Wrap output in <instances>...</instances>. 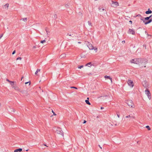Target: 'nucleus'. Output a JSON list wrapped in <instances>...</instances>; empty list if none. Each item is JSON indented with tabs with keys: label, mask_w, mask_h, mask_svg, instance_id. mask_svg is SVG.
I'll return each mask as SVG.
<instances>
[{
	"label": "nucleus",
	"mask_w": 152,
	"mask_h": 152,
	"mask_svg": "<svg viewBox=\"0 0 152 152\" xmlns=\"http://www.w3.org/2000/svg\"><path fill=\"white\" fill-rule=\"evenodd\" d=\"M13 112H15V111L14 110H13Z\"/></svg>",
	"instance_id": "obj_56"
},
{
	"label": "nucleus",
	"mask_w": 152,
	"mask_h": 152,
	"mask_svg": "<svg viewBox=\"0 0 152 152\" xmlns=\"http://www.w3.org/2000/svg\"><path fill=\"white\" fill-rule=\"evenodd\" d=\"M23 20L25 21L26 22L27 20V18H24L22 19Z\"/></svg>",
	"instance_id": "obj_22"
},
{
	"label": "nucleus",
	"mask_w": 152,
	"mask_h": 152,
	"mask_svg": "<svg viewBox=\"0 0 152 152\" xmlns=\"http://www.w3.org/2000/svg\"><path fill=\"white\" fill-rule=\"evenodd\" d=\"M126 103L128 105L129 107L132 108L134 107V105L133 102V101L132 100H127L126 101Z\"/></svg>",
	"instance_id": "obj_4"
},
{
	"label": "nucleus",
	"mask_w": 152,
	"mask_h": 152,
	"mask_svg": "<svg viewBox=\"0 0 152 152\" xmlns=\"http://www.w3.org/2000/svg\"><path fill=\"white\" fill-rule=\"evenodd\" d=\"M40 69H37V71H36V72H35V75H37V73L39 72H40Z\"/></svg>",
	"instance_id": "obj_16"
},
{
	"label": "nucleus",
	"mask_w": 152,
	"mask_h": 152,
	"mask_svg": "<svg viewBox=\"0 0 152 152\" xmlns=\"http://www.w3.org/2000/svg\"><path fill=\"white\" fill-rule=\"evenodd\" d=\"M6 80L7 81L9 82L10 83V84H11V83H12L13 82V81H10L8 79H7Z\"/></svg>",
	"instance_id": "obj_23"
},
{
	"label": "nucleus",
	"mask_w": 152,
	"mask_h": 152,
	"mask_svg": "<svg viewBox=\"0 0 152 152\" xmlns=\"http://www.w3.org/2000/svg\"><path fill=\"white\" fill-rule=\"evenodd\" d=\"M117 116L118 117V118H119V117H120V115H119V114H118V113H117Z\"/></svg>",
	"instance_id": "obj_38"
},
{
	"label": "nucleus",
	"mask_w": 152,
	"mask_h": 152,
	"mask_svg": "<svg viewBox=\"0 0 152 152\" xmlns=\"http://www.w3.org/2000/svg\"><path fill=\"white\" fill-rule=\"evenodd\" d=\"M44 145L45 146H47V147H48V146H47L46 145V144H44Z\"/></svg>",
	"instance_id": "obj_50"
},
{
	"label": "nucleus",
	"mask_w": 152,
	"mask_h": 152,
	"mask_svg": "<svg viewBox=\"0 0 152 152\" xmlns=\"http://www.w3.org/2000/svg\"><path fill=\"white\" fill-rule=\"evenodd\" d=\"M93 49L96 52L97 51V48H94Z\"/></svg>",
	"instance_id": "obj_25"
},
{
	"label": "nucleus",
	"mask_w": 152,
	"mask_h": 152,
	"mask_svg": "<svg viewBox=\"0 0 152 152\" xmlns=\"http://www.w3.org/2000/svg\"><path fill=\"white\" fill-rule=\"evenodd\" d=\"M131 117L134 118H135L134 116H131Z\"/></svg>",
	"instance_id": "obj_42"
},
{
	"label": "nucleus",
	"mask_w": 152,
	"mask_h": 152,
	"mask_svg": "<svg viewBox=\"0 0 152 152\" xmlns=\"http://www.w3.org/2000/svg\"><path fill=\"white\" fill-rule=\"evenodd\" d=\"M145 13L146 14H151L152 13V11L150 9H148V10L146 11Z\"/></svg>",
	"instance_id": "obj_12"
},
{
	"label": "nucleus",
	"mask_w": 152,
	"mask_h": 152,
	"mask_svg": "<svg viewBox=\"0 0 152 152\" xmlns=\"http://www.w3.org/2000/svg\"><path fill=\"white\" fill-rule=\"evenodd\" d=\"M143 22L145 25L147 24L152 21V18H151V16L143 18Z\"/></svg>",
	"instance_id": "obj_3"
},
{
	"label": "nucleus",
	"mask_w": 152,
	"mask_h": 152,
	"mask_svg": "<svg viewBox=\"0 0 152 152\" xmlns=\"http://www.w3.org/2000/svg\"><path fill=\"white\" fill-rule=\"evenodd\" d=\"M88 23L89 25L90 26H92L91 23L90 21H88Z\"/></svg>",
	"instance_id": "obj_24"
},
{
	"label": "nucleus",
	"mask_w": 152,
	"mask_h": 152,
	"mask_svg": "<svg viewBox=\"0 0 152 152\" xmlns=\"http://www.w3.org/2000/svg\"><path fill=\"white\" fill-rule=\"evenodd\" d=\"M122 42L124 43H125V41L124 40V41H122Z\"/></svg>",
	"instance_id": "obj_44"
},
{
	"label": "nucleus",
	"mask_w": 152,
	"mask_h": 152,
	"mask_svg": "<svg viewBox=\"0 0 152 152\" xmlns=\"http://www.w3.org/2000/svg\"><path fill=\"white\" fill-rule=\"evenodd\" d=\"M87 100H88V99H89V98H88H88H87Z\"/></svg>",
	"instance_id": "obj_54"
},
{
	"label": "nucleus",
	"mask_w": 152,
	"mask_h": 152,
	"mask_svg": "<svg viewBox=\"0 0 152 152\" xmlns=\"http://www.w3.org/2000/svg\"><path fill=\"white\" fill-rule=\"evenodd\" d=\"M130 117H131V116L130 115H129L128 116H126L125 117L126 118H130Z\"/></svg>",
	"instance_id": "obj_29"
},
{
	"label": "nucleus",
	"mask_w": 152,
	"mask_h": 152,
	"mask_svg": "<svg viewBox=\"0 0 152 152\" xmlns=\"http://www.w3.org/2000/svg\"><path fill=\"white\" fill-rule=\"evenodd\" d=\"M128 33L129 34L134 35L135 34V31L133 29H129L128 31Z\"/></svg>",
	"instance_id": "obj_10"
},
{
	"label": "nucleus",
	"mask_w": 152,
	"mask_h": 152,
	"mask_svg": "<svg viewBox=\"0 0 152 152\" xmlns=\"http://www.w3.org/2000/svg\"><path fill=\"white\" fill-rule=\"evenodd\" d=\"M143 59L141 58H136L133 59L131 61L132 63L140 65L143 62Z\"/></svg>",
	"instance_id": "obj_1"
},
{
	"label": "nucleus",
	"mask_w": 152,
	"mask_h": 152,
	"mask_svg": "<svg viewBox=\"0 0 152 152\" xmlns=\"http://www.w3.org/2000/svg\"><path fill=\"white\" fill-rule=\"evenodd\" d=\"M69 36H72L71 34H69Z\"/></svg>",
	"instance_id": "obj_51"
},
{
	"label": "nucleus",
	"mask_w": 152,
	"mask_h": 152,
	"mask_svg": "<svg viewBox=\"0 0 152 152\" xmlns=\"http://www.w3.org/2000/svg\"><path fill=\"white\" fill-rule=\"evenodd\" d=\"M1 107V103H0V107Z\"/></svg>",
	"instance_id": "obj_55"
},
{
	"label": "nucleus",
	"mask_w": 152,
	"mask_h": 152,
	"mask_svg": "<svg viewBox=\"0 0 152 152\" xmlns=\"http://www.w3.org/2000/svg\"><path fill=\"white\" fill-rule=\"evenodd\" d=\"M23 77H22L21 78V80H22V79L23 78Z\"/></svg>",
	"instance_id": "obj_49"
},
{
	"label": "nucleus",
	"mask_w": 152,
	"mask_h": 152,
	"mask_svg": "<svg viewBox=\"0 0 152 152\" xmlns=\"http://www.w3.org/2000/svg\"><path fill=\"white\" fill-rule=\"evenodd\" d=\"M137 17H138L140 18V19L141 20H143V18L141 15L140 14H138L137 15Z\"/></svg>",
	"instance_id": "obj_14"
},
{
	"label": "nucleus",
	"mask_w": 152,
	"mask_h": 152,
	"mask_svg": "<svg viewBox=\"0 0 152 152\" xmlns=\"http://www.w3.org/2000/svg\"><path fill=\"white\" fill-rule=\"evenodd\" d=\"M127 83L129 86L130 87L132 88L133 87L134 84L132 80H129L127 81Z\"/></svg>",
	"instance_id": "obj_8"
},
{
	"label": "nucleus",
	"mask_w": 152,
	"mask_h": 152,
	"mask_svg": "<svg viewBox=\"0 0 152 152\" xmlns=\"http://www.w3.org/2000/svg\"><path fill=\"white\" fill-rule=\"evenodd\" d=\"M103 108H104V107H101V109H103Z\"/></svg>",
	"instance_id": "obj_47"
},
{
	"label": "nucleus",
	"mask_w": 152,
	"mask_h": 152,
	"mask_svg": "<svg viewBox=\"0 0 152 152\" xmlns=\"http://www.w3.org/2000/svg\"><path fill=\"white\" fill-rule=\"evenodd\" d=\"M3 35V34H2L0 36V39L2 38Z\"/></svg>",
	"instance_id": "obj_35"
},
{
	"label": "nucleus",
	"mask_w": 152,
	"mask_h": 152,
	"mask_svg": "<svg viewBox=\"0 0 152 152\" xmlns=\"http://www.w3.org/2000/svg\"><path fill=\"white\" fill-rule=\"evenodd\" d=\"M15 53V51L14 50L12 53V54H14Z\"/></svg>",
	"instance_id": "obj_36"
},
{
	"label": "nucleus",
	"mask_w": 152,
	"mask_h": 152,
	"mask_svg": "<svg viewBox=\"0 0 152 152\" xmlns=\"http://www.w3.org/2000/svg\"><path fill=\"white\" fill-rule=\"evenodd\" d=\"M104 77L105 78L109 79L110 80L111 83L112 82V78L110 76L105 75V76H104Z\"/></svg>",
	"instance_id": "obj_13"
},
{
	"label": "nucleus",
	"mask_w": 152,
	"mask_h": 152,
	"mask_svg": "<svg viewBox=\"0 0 152 152\" xmlns=\"http://www.w3.org/2000/svg\"><path fill=\"white\" fill-rule=\"evenodd\" d=\"M28 83H29V85H30V81L28 82H26V83H25V84H28Z\"/></svg>",
	"instance_id": "obj_31"
},
{
	"label": "nucleus",
	"mask_w": 152,
	"mask_h": 152,
	"mask_svg": "<svg viewBox=\"0 0 152 152\" xmlns=\"http://www.w3.org/2000/svg\"><path fill=\"white\" fill-rule=\"evenodd\" d=\"M65 7H66V8H68L69 7V5H68V4H66L65 5Z\"/></svg>",
	"instance_id": "obj_28"
},
{
	"label": "nucleus",
	"mask_w": 152,
	"mask_h": 152,
	"mask_svg": "<svg viewBox=\"0 0 152 152\" xmlns=\"http://www.w3.org/2000/svg\"><path fill=\"white\" fill-rule=\"evenodd\" d=\"M19 59L21 60V58L20 57H18L16 59L17 60H19Z\"/></svg>",
	"instance_id": "obj_32"
},
{
	"label": "nucleus",
	"mask_w": 152,
	"mask_h": 152,
	"mask_svg": "<svg viewBox=\"0 0 152 152\" xmlns=\"http://www.w3.org/2000/svg\"><path fill=\"white\" fill-rule=\"evenodd\" d=\"M129 22L132 24V20H130Z\"/></svg>",
	"instance_id": "obj_40"
},
{
	"label": "nucleus",
	"mask_w": 152,
	"mask_h": 152,
	"mask_svg": "<svg viewBox=\"0 0 152 152\" xmlns=\"http://www.w3.org/2000/svg\"><path fill=\"white\" fill-rule=\"evenodd\" d=\"M47 29H48L47 28H45V31H46L47 34L48 35V33H49V31H48L47 30Z\"/></svg>",
	"instance_id": "obj_26"
},
{
	"label": "nucleus",
	"mask_w": 152,
	"mask_h": 152,
	"mask_svg": "<svg viewBox=\"0 0 152 152\" xmlns=\"http://www.w3.org/2000/svg\"><path fill=\"white\" fill-rule=\"evenodd\" d=\"M142 85L145 88H147L148 86V84L147 83V82L145 81H143L142 83Z\"/></svg>",
	"instance_id": "obj_11"
},
{
	"label": "nucleus",
	"mask_w": 152,
	"mask_h": 152,
	"mask_svg": "<svg viewBox=\"0 0 152 152\" xmlns=\"http://www.w3.org/2000/svg\"><path fill=\"white\" fill-rule=\"evenodd\" d=\"M85 102L88 105L91 104L90 103V102H89V100H85Z\"/></svg>",
	"instance_id": "obj_17"
},
{
	"label": "nucleus",
	"mask_w": 152,
	"mask_h": 152,
	"mask_svg": "<svg viewBox=\"0 0 152 152\" xmlns=\"http://www.w3.org/2000/svg\"><path fill=\"white\" fill-rule=\"evenodd\" d=\"M99 10H101V9L99 8Z\"/></svg>",
	"instance_id": "obj_57"
},
{
	"label": "nucleus",
	"mask_w": 152,
	"mask_h": 152,
	"mask_svg": "<svg viewBox=\"0 0 152 152\" xmlns=\"http://www.w3.org/2000/svg\"><path fill=\"white\" fill-rule=\"evenodd\" d=\"M146 94L148 96V99L150 100L151 99V94L149 91L146 89L145 91Z\"/></svg>",
	"instance_id": "obj_7"
},
{
	"label": "nucleus",
	"mask_w": 152,
	"mask_h": 152,
	"mask_svg": "<svg viewBox=\"0 0 152 152\" xmlns=\"http://www.w3.org/2000/svg\"><path fill=\"white\" fill-rule=\"evenodd\" d=\"M145 48H146V46H145Z\"/></svg>",
	"instance_id": "obj_58"
},
{
	"label": "nucleus",
	"mask_w": 152,
	"mask_h": 152,
	"mask_svg": "<svg viewBox=\"0 0 152 152\" xmlns=\"http://www.w3.org/2000/svg\"><path fill=\"white\" fill-rule=\"evenodd\" d=\"M36 48V46H34L33 47V48Z\"/></svg>",
	"instance_id": "obj_41"
},
{
	"label": "nucleus",
	"mask_w": 152,
	"mask_h": 152,
	"mask_svg": "<svg viewBox=\"0 0 152 152\" xmlns=\"http://www.w3.org/2000/svg\"><path fill=\"white\" fill-rule=\"evenodd\" d=\"M22 150V148H20L18 149H15L14 150V152H21Z\"/></svg>",
	"instance_id": "obj_15"
},
{
	"label": "nucleus",
	"mask_w": 152,
	"mask_h": 152,
	"mask_svg": "<svg viewBox=\"0 0 152 152\" xmlns=\"http://www.w3.org/2000/svg\"><path fill=\"white\" fill-rule=\"evenodd\" d=\"M145 127L146 128H147L148 129V130H150L151 129V128L150 127L148 126H146Z\"/></svg>",
	"instance_id": "obj_21"
},
{
	"label": "nucleus",
	"mask_w": 152,
	"mask_h": 152,
	"mask_svg": "<svg viewBox=\"0 0 152 152\" xmlns=\"http://www.w3.org/2000/svg\"><path fill=\"white\" fill-rule=\"evenodd\" d=\"M71 88H75V89H77V88L76 87H71Z\"/></svg>",
	"instance_id": "obj_33"
},
{
	"label": "nucleus",
	"mask_w": 152,
	"mask_h": 152,
	"mask_svg": "<svg viewBox=\"0 0 152 152\" xmlns=\"http://www.w3.org/2000/svg\"><path fill=\"white\" fill-rule=\"evenodd\" d=\"M56 132L57 133L60 134L63 136L64 135L63 131L60 128H57L56 129Z\"/></svg>",
	"instance_id": "obj_5"
},
{
	"label": "nucleus",
	"mask_w": 152,
	"mask_h": 152,
	"mask_svg": "<svg viewBox=\"0 0 152 152\" xmlns=\"http://www.w3.org/2000/svg\"><path fill=\"white\" fill-rule=\"evenodd\" d=\"M11 85L12 88H14L15 90L20 91L23 93V94H24L25 91H20V89L17 86L15 82L13 81V82L12 83H11Z\"/></svg>",
	"instance_id": "obj_2"
},
{
	"label": "nucleus",
	"mask_w": 152,
	"mask_h": 152,
	"mask_svg": "<svg viewBox=\"0 0 152 152\" xmlns=\"http://www.w3.org/2000/svg\"><path fill=\"white\" fill-rule=\"evenodd\" d=\"M86 121L85 120H84L83 122V124H85L86 123Z\"/></svg>",
	"instance_id": "obj_39"
},
{
	"label": "nucleus",
	"mask_w": 152,
	"mask_h": 152,
	"mask_svg": "<svg viewBox=\"0 0 152 152\" xmlns=\"http://www.w3.org/2000/svg\"><path fill=\"white\" fill-rule=\"evenodd\" d=\"M145 34H147H147H148V33H147V31H145Z\"/></svg>",
	"instance_id": "obj_45"
},
{
	"label": "nucleus",
	"mask_w": 152,
	"mask_h": 152,
	"mask_svg": "<svg viewBox=\"0 0 152 152\" xmlns=\"http://www.w3.org/2000/svg\"><path fill=\"white\" fill-rule=\"evenodd\" d=\"M86 45L90 50H93L94 49V47L89 42H86Z\"/></svg>",
	"instance_id": "obj_6"
},
{
	"label": "nucleus",
	"mask_w": 152,
	"mask_h": 152,
	"mask_svg": "<svg viewBox=\"0 0 152 152\" xmlns=\"http://www.w3.org/2000/svg\"><path fill=\"white\" fill-rule=\"evenodd\" d=\"M52 113H53V115H56V114L55 113L53 112V110H52Z\"/></svg>",
	"instance_id": "obj_34"
},
{
	"label": "nucleus",
	"mask_w": 152,
	"mask_h": 152,
	"mask_svg": "<svg viewBox=\"0 0 152 152\" xmlns=\"http://www.w3.org/2000/svg\"><path fill=\"white\" fill-rule=\"evenodd\" d=\"M86 66H88L89 67H90L91 66V63L89 62L86 65Z\"/></svg>",
	"instance_id": "obj_20"
},
{
	"label": "nucleus",
	"mask_w": 152,
	"mask_h": 152,
	"mask_svg": "<svg viewBox=\"0 0 152 152\" xmlns=\"http://www.w3.org/2000/svg\"><path fill=\"white\" fill-rule=\"evenodd\" d=\"M102 11L104 10V9H102Z\"/></svg>",
	"instance_id": "obj_53"
},
{
	"label": "nucleus",
	"mask_w": 152,
	"mask_h": 152,
	"mask_svg": "<svg viewBox=\"0 0 152 152\" xmlns=\"http://www.w3.org/2000/svg\"><path fill=\"white\" fill-rule=\"evenodd\" d=\"M65 56H66L65 54H61L60 56V57L61 58H64V57H65Z\"/></svg>",
	"instance_id": "obj_19"
},
{
	"label": "nucleus",
	"mask_w": 152,
	"mask_h": 152,
	"mask_svg": "<svg viewBox=\"0 0 152 152\" xmlns=\"http://www.w3.org/2000/svg\"><path fill=\"white\" fill-rule=\"evenodd\" d=\"M151 16V18H152V17H152V15H151V16Z\"/></svg>",
	"instance_id": "obj_48"
},
{
	"label": "nucleus",
	"mask_w": 152,
	"mask_h": 152,
	"mask_svg": "<svg viewBox=\"0 0 152 152\" xmlns=\"http://www.w3.org/2000/svg\"><path fill=\"white\" fill-rule=\"evenodd\" d=\"M78 44H81V42H78Z\"/></svg>",
	"instance_id": "obj_46"
},
{
	"label": "nucleus",
	"mask_w": 152,
	"mask_h": 152,
	"mask_svg": "<svg viewBox=\"0 0 152 152\" xmlns=\"http://www.w3.org/2000/svg\"><path fill=\"white\" fill-rule=\"evenodd\" d=\"M45 42H46V41L45 40H43L41 41L40 42L42 43H43Z\"/></svg>",
	"instance_id": "obj_27"
},
{
	"label": "nucleus",
	"mask_w": 152,
	"mask_h": 152,
	"mask_svg": "<svg viewBox=\"0 0 152 152\" xmlns=\"http://www.w3.org/2000/svg\"><path fill=\"white\" fill-rule=\"evenodd\" d=\"M112 3L111 4V6L113 7H116L118 5V3L117 2H114L113 1H112Z\"/></svg>",
	"instance_id": "obj_9"
},
{
	"label": "nucleus",
	"mask_w": 152,
	"mask_h": 152,
	"mask_svg": "<svg viewBox=\"0 0 152 152\" xmlns=\"http://www.w3.org/2000/svg\"><path fill=\"white\" fill-rule=\"evenodd\" d=\"M83 67V65H82V66H79V67H78V68L79 69H81Z\"/></svg>",
	"instance_id": "obj_30"
},
{
	"label": "nucleus",
	"mask_w": 152,
	"mask_h": 152,
	"mask_svg": "<svg viewBox=\"0 0 152 152\" xmlns=\"http://www.w3.org/2000/svg\"><path fill=\"white\" fill-rule=\"evenodd\" d=\"M99 147L101 148V149H102V148L99 145Z\"/></svg>",
	"instance_id": "obj_43"
},
{
	"label": "nucleus",
	"mask_w": 152,
	"mask_h": 152,
	"mask_svg": "<svg viewBox=\"0 0 152 152\" xmlns=\"http://www.w3.org/2000/svg\"><path fill=\"white\" fill-rule=\"evenodd\" d=\"M28 151V149H27L26 150V151Z\"/></svg>",
	"instance_id": "obj_52"
},
{
	"label": "nucleus",
	"mask_w": 152,
	"mask_h": 152,
	"mask_svg": "<svg viewBox=\"0 0 152 152\" xmlns=\"http://www.w3.org/2000/svg\"><path fill=\"white\" fill-rule=\"evenodd\" d=\"M4 6L5 7V8L7 9H8V8L9 7V4H6L5 5H4Z\"/></svg>",
	"instance_id": "obj_18"
},
{
	"label": "nucleus",
	"mask_w": 152,
	"mask_h": 152,
	"mask_svg": "<svg viewBox=\"0 0 152 152\" xmlns=\"http://www.w3.org/2000/svg\"><path fill=\"white\" fill-rule=\"evenodd\" d=\"M147 35L148 36H149L150 37H151V36H152L151 35L149 34H147Z\"/></svg>",
	"instance_id": "obj_37"
}]
</instances>
